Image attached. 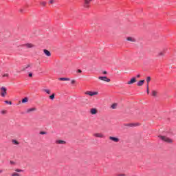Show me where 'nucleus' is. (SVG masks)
<instances>
[{
	"label": "nucleus",
	"instance_id": "1",
	"mask_svg": "<svg viewBox=\"0 0 176 176\" xmlns=\"http://www.w3.org/2000/svg\"><path fill=\"white\" fill-rule=\"evenodd\" d=\"M159 138H160V140H162V141H164L165 142H168V143H171L173 142V140L166 136H163L162 135H160Z\"/></svg>",
	"mask_w": 176,
	"mask_h": 176
},
{
	"label": "nucleus",
	"instance_id": "2",
	"mask_svg": "<svg viewBox=\"0 0 176 176\" xmlns=\"http://www.w3.org/2000/svg\"><path fill=\"white\" fill-rule=\"evenodd\" d=\"M0 90H1V97H6V94H8V89H6V87H1L0 88Z\"/></svg>",
	"mask_w": 176,
	"mask_h": 176
},
{
	"label": "nucleus",
	"instance_id": "3",
	"mask_svg": "<svg viewBox=\"0 0 176 176\" xmlns=\"http://www.w3.org/2000/svg\"><path fill=\"white\" fill-rule=\"evenodd\" d=\"M85 94H87V96H90L91 97H93V96H97V94H98V92L89 91L85 92Z\"/></svg>",
	"mask_w": 176,
	"mask_h": 176
},
{
	"label": "nucleus",
	"instance_id": "4",
	"mask_svg": "<svg viewBox=\"0 0 176 176\" xmlns=\"http://www.w3.org/2000/svg\"><path fill=\"white\" fill-rule=\"evenodd\" d=\"M98 79L103 80V82H111V79L108 78L107 76H99Z\"/></svg>",
	"mask_w": 176,
	"mask_h": 176
},
{
	"label": "nucleus",
	"instance_id": "5",
	"mask_svg": "<svg viewBox=\"0 0 176 176\" xmlns=\"http://www.w3.org/2000/svg\"><path fill=\"white\" fill-rule=\"evenodd\" d=\"M91 1L93 0H84V8H89Z\"/></svg>",
	"mask_w": 176,
	"mask_h": 176
},
{
	"label": "nucleus",
	"instance_id": "6",
	"mask_svg": "<svg viewBox=\"0 0 176 176\" xmlns=\"http://www.w3.org/2000/svg\"><path fill=\"white\" fill-rule=\"evenodd\" d=\"M109 140H110L111 141H113V142H119V141H120V140L118 138L113 136H110L109 138Z\"/></svg>",
	"mask_w": 176,
	"mask_h": 176
},
{
	"label": "nucleus",
	"instance_id": "7",
	"mask_svg": "<svg viewBox=\"0 0 176 176\" xmlns=\"http://www.w3.org/2000/svg\"><path fill=\"white\" fill-rule=\"evenodd\" d=\"M137 82V78L133 77L129 81L127 82V85H133Z\"/></svg>",
	"mask_w": 176,
	"mask_h": 176
},
{
	"label": "nucleus",
	"instance_id": "8",
	"mask_svg": "<svg viewBox=\"0 0 176 176\" xmlns=\"http://www.w3.org/2000/svg\"><path fill=\"white\" fill-rule=\"evenodd\" d=\"M124 126H126L128 127H135V126H138V124L128 123V124H125Z\"/></svg>",
	"mask_w": 176,
	"mask_h": 176
},
{
	"label": "nucleus",
	"instance_id": "9",
	"mask_svg": "<svg viewBox=\"0 0 176 176\" xmlns=\"http://www.w3.org/2000/svg\"><path fill=\"white\" fill-rule=\"evenodd\" d=\"M22 46L28 47V49H31V47H34V45L31 43L23 44Z\"/></svg>",
	"mask_w": 176,
	"mask_h": 176
},
{
	"label": "nucleus",
	"instance_id": "10",
	"mask_svg": "<svg viewBox=\"0 0 176 176\" xmlns=\"http://www.w3.org/2000/svg\"><path fill=\"white\" fill-rule=\"evenodd\" d=\"M43 52L45 54V56H47V57H50V56H52V53H50V51L47 50H44Z\"/></svg>",
	"mask_w": 176,
	"mask_h": 176
},
{
	"label": "nucleus",
	"instance_id": "11",
	"mask_svg": "<svg viewBox=\"0 0 176 176\" xmlns=\"http://www.w3.org/2000/svg\"><path fill=\"white\" fill-rule=\"evenodd\" d=\"M56 144L65 145V144H67V142L64 141V140H58L56 141Z\"/></svg>",
	"mask_w": 176,
	"mask_h": 176
},
{
	"label": "nucleus",
	"instance_id": "12",
	"mask_svg": "<svg viewBox=\"0 0 176 176\" xmlns=\"http://www.w3.org/2000/svg\"><path fill=\"white\" fill-rule=\"evenodd\" d=\"M94 137H97L98 138H104V135L102 133H95Z\"/></svg>",
	"mask_w": 176,
	"mask_h": 176
},
{
	"label": "nucleus",
	"instance_id": "13",
	"mask_svg": "<svg viewBox=\"0 0 176 176\" xmlns=\"http://www.w3.org/2000/svg\"><path fill=\"white\" fill-rule=\"evenodd\" d=\"M34 111H36V108L33 107V108L28 109L26 112L27 113H30V112H34Z\"/></svg>",
	"mask_w": 176,
	"mask_h": 176
},
{
	"label": "nucleus",
	"instance_id": "14",
	"mask_svg": "<svg viewBox=\"0 0 176 176\" xmlns=\"http://www.w3.org/2000/svg\"><path fill=\"white\" fill-rule=\"evenodd\" d=\"M126 41H129V42H136L135 38L133 37H127Z\"/></svg>",
	"mask_w": 176,
	"mask_h": 176
},
{
	"label": "nucleus",
	"instance_id": "15",
	"mask_svg": "<svg viewBox=\"0 0 176 176\" xmlns=\"http://www.w3.org/2000/svg\"><path fill=\"white\" fill-rule=\"evenodd\" d=\"M145 83V80H141L139 82H138L137 85L138 86H142Z\"/></svg>",
	"mask_w": 176,
	"mask_h": 176
},
{
	"label": "nucleus",
	"instance_id": "16",
	"mask_svg": "<svg viewBox=\"0 0 176 176\" xmlns=\"http://www.w3.org/2000/svg\"><path fill=\"white\" fill-rule=\"evenodd\" d=\"M90 112L91 115H96L97 113V109H91Z\"/></svg>",
	"mask_w": 176,
	"mask_h": 176
},
{
	"label": "nucleus",
	"instance_id": "17",
	"mask_svg": "<svg viewBox=\"0 0 176 176\" xmlns=\"http://www.w3.org/2000/svg\"><path fill=\"white\" fill-rule=\"evenodd\" d=\"M58 80L65 81V80H71V79H70L69 78H63V77H61V78H58Z\"/></svg>",
	"mask_w": 176,
	"mask_h": 176
},
{
	"label": "nucleus",
	"instance_id": "18",
	"mask_svg": "<svg viewBox=\"0 0 176 176\" xmlns=\"http://www.w3.org/2000/svg\"><path fill=\"white\" fill-rule=\"evenodd\" d=\"M25 102H28V98L27 97L22 99V103L25 104Z\"/></svg>",
	"mask_w": 176,
	"mask_h": 176
},
{
	"label": "nucleus",
	"instance_id": "19",
	"mask_svg": "<svg viewBox=\"0 0 176 176\" xmlns=\"http://www.w3.org/2000/svg\"><path fill=\"white\" fill-rule=\"evenodd\" d=\"M116 107H118V104H116V103H113V104L111 105L112 109H116Z\"/></svg>",
	"mask_w": 176,
	"mask_h": 176
},
{
	"label": "nucleus",
	"instance_id": "20",
	"mask_svg": "<svg viewBox=\"0 0 176 176\" xmlns=\"http://www.w3.org/2000/svg\"><path fill=\"white\" fill-rule=\"evenodd\" d=\"M43 91H45L47 94H50V89H43Z\"/></svg>",
	"mask_w": 176,
	"mask_h": 176
},
{
	"label": "nucleus",
	"instance_id": "21",
	"mask_svg": "<svg viewBox=\"0 0 176 176\" xmlns=\"http://www.w3.org/2000/svg\"><path fill=\"white\" fill-rule=\"evenodd\" d=\"M157 94V92H156V91H152V96L153 97H156Z\"/></svg>",
	"mask_w": 176,
	"mask_h": 176
},
{
	"label": "nucleus",
	"instance_id": "22",
	"mask_svg": "<svg viewBox=\"0 0 176 176\" xmlns=\"http://www.w3.org/2000/svg\"><path fill=\"white\" fill-rule=\"evenodd\" d=\"M146 82H147V85H149V82H151V76H148L146 78Z\"/></svg>",
	"mask_w": 176,
	"mask_h": 176
},
{
	"label": "nucleus",
	"instance_id": "23",
	"mask_svg": "<svg viewBox=\"0 0 176 176\" xmlns=\"http://www.w3.org/2000/svg\"><path fill=\"white\" fill-rule=\"evenodd\" d=\"M54 96H55V94H52L51 96H50V100H54Z\"/></svg>",
	"mask_w": 176,
	"mask_h": 176
},
{
	"label": "nucleus",
	"instance_id": "24",
	"mask_svg": "<svg viewBox=\"0 0 176 176\" xmlns=\"http://www.w3.org/2000/svg\"><path fill=\"white\" fill-rule=\"evenodd\" d=\"M12 142L14 144V145H19V142L16 140H12Z\"/></svg>",
	"mask_w": 176,
	"mask_h": 176
},
{
	"label": "nucleus",
	"instance_id": "25",
	"mask_svg": "<svg viewBox=\"0 0 176 176\" xmlns=\"http://www.w3.org/2000/svg\"><path fill=\"white\" fill-rule=\"evenodd\" d=\"M146 92H147V94H149V85L148 84L146 85Z\"/></svg>",
	"mask_w": 176,
	"mask_h": 176
},
{
	"label": "nucleus",
	"instance_id": "26",
	"mask_svg": "<svg viewBox=\"0 0 176 176\" xmlns=\"http://www.w3.org/2000/svg\"><path fill=\"white\" fill-rule=\"evenodd\" d=\"M159 56H164V52H161L158 54Z\"/></svg>",
	"mask_w": 176,
	"mask_h": 176
},
{
	"label": "nucleus",
	"instance_id": "27",
	"mask_svg": "<svg viewBox=\"0 0 176 176\" xmlns=\"http://www.w3.org/2000/svg\"><path fill=\"white\" fill-rule=\"evenodd\" d=\"M6 104H9L10 105H12V101H9V100H6L5 101Z\"/></svg>",
	"mask_w": 176,
	"mask_h": 176
},
{
	"label": "nucleus",
	"instance_id": "28",
	"mask_svg": "<svg viewBox=\"0 0 176 176\" xmlns=\"http://www.w3.org/2000/svg\"><path fill=\"white\" fill-rule=\"evenodd\" d=\"M31 67L30 65H28L25 68H23L22 71H25V69H28V68H30Z\"/></svg>",
	"mask_w": 176,
	"mask_h": 176
},
{
	"label": "nucleus",
	"instance_id": "29",
	"mask_svg": "<svg viewBox=\"0 0 176 176\" xmlns=\"http://www.w3.org/2000/svg\"><path fill=\"white\" fill-rule=\"evenodd\" d=\"M40 134L41 135H45V134H47L46 131H40Z\"/></svg>",
	"mask_w": 176,
	"mask_h": 176
},
{
	"label": "nucleus",
	"instance_id": "30",
	"mask_svg": "<svg viewBox=\"0 0 176 176\" xmlns=\"http://www.w3.org/2000/svg\"><path fill=\"white\" fill-rule=\"evenodd\" d=\"M12 176H20V174H19L17 173H14L12 174Z\"/></svg>",
	"mask_w": 176,
	"mask_h": 176
},
{
	"label": "nucleus",
	"instance_id": "31",
	"mask_svg": "<svg viewBox=\"0 0 176 176\" xmlns=\"http://www.w3.org/2000/svg\"><path fill=\"white\" fill-rule=\"evenodd\" d=\"M15 171H16V173H22L23 170H21V169H16Z\"/></svg>",
	"mask_w": 176,
	"mask_h": 176
},
{
	"label": "nucleus",
	"instance_id": "32",
	"mask_svg": "<svg viewBox=\"0 0 176 176\" xmlns=\"http://www.w3.org/2000/svg\"><path fill=\"white\" fill-rule=\"evenodd\" d=\"M9 76L8 74H3V78H8Z\"/></svg>",
	"mask_w": 176,
	"mask_h": 176
},
{
	"label": "nucleus",
	"instance_id": "33",
	"mask_svg": "<svg viewBox=\"0 0 176 176\" xmlns=\"http://www.w3.org/2000/svg\"><path fill=\"white\" fill-rule=\"evenodd\" d=\"M41 5H42V6H46V2L42 1V2L41 3Z\"/></svg>",
	"mask_w": 176,
	"mask_h": 176
},
{
	"label": "nucleus",
	"instance_id": "34",
	"mask_svg": "<svg viewBox=\"0 0 176 176\" xmlns=\"http://www.w3.org/2000/svg\"><path fill=\"white\" fill-rule=\"evenodd\" d=\"M77 72H78V74H82V70L78 69L77 70Z\"/></svg>",
	"mask_w": 176,
	"mask_h": 176
},
{
	"label": "nucleus",
	"instance_id": "35",
	"mask_svg": "<svg viewBox=\"0 0 176 176\" xmlns=\"http://www.w3.org/2000/svg\"><path fill=\"white\" fill-rule=\"evenodd\" d=\"M28 76L29 78H32V73H29Z\"/></svg>",
	"mask_w": 176,
	"mask_h": 176
},
{
	"label": "nucleus",
	"instance_id": "36",
	"mask_svg": "<svg viewBox=\"0 0 176 176\" xmlns=\"http://www.w3.org/2000/svg\"><path fill=\"white\" fill-rule=\"evenodd\" d=\"M76 82V81H75V80H72V85H75Z\"/></svg>",
	"mask_w": 176,
	"mask_h": 176
},
{
	"label": "nucleus",
	"instance_id": "37",
	"mask_svg": "<svg viewBox=\"0 0 176 176\" xmlns=\"http://www.w3.org/2000/svg\"><path fill=\"white\" fill-rule=\"evenodd\" d=\"M102 74H103V75H107V74H108V72H107V71H104V72H102Z\"/></svg>",
	"mask_w": 176,
	"mask_h": 176
},
{
	"label": "nucleus",
	"instance_id": "38",
	"mask_svg": "<svg viewBox=\"0 0 176 176\" xmlns=\"http://www.w3.org/2000/svg\"><path fill=\"white\" fill-rule=\"evenodd\" d=\"M1 113H2L3 115H5V113H6V111H1Z\"/></svg>",
	"mask_w": 176,
	"mask_h": 176
},
{
	"label": "nucleus",
	"instance_id": "39",
	"mask_svg": "<svg viewBox=\"0 0 176 176\" xmlns=\"http://www.w3.org/2000/svg\"><path fill=\"white\" fill-rule=\"evenodd\" d=\"M54 3V0H50V3L52 4V3Z\"/></svg>",
	"mask_w": 176,
	"mask_h": 176
},
{
	"label": "nucleus",
	"instance_id": "40",
	"mask_svg": "<svg viewBox=\"0 0 176 176\" xmlns=\"http://www.w3.org/2000/svg\"><path fill=\"white\" fill-rule=\"evenodd\" d=\"M136 77H137V78H141V75H140V74H138V75L136 76Z\"/></svg>",
	"mask_w": 176,
	"mask_h": 176
},
{
	"label": "nucleus",
	"instance_id": "41",
	"mask_svg": "<svg viewBox=\"0 0 176 176\" xmlns=\"http://www.w3.org/2000/svg\"><path fill=\"white\" fill-rule=\"evenodd\" d=\"M10 164H14V162H13V161H10Z\"/></svg>",
	"mask_w": 176,
	"mask_h": 176
},
{
	"label": "nucleus",
	"instance_id": "42",
	"mask_svg": "<svg viewBox=\"0 0 176 176\" xmlns=\"http://www.w3.org/2000/svg\"><path fill=\"white\" fill-rule=\"evenodd\" d=\"M118 176H124V175L120 174V175H119Z\"/></svg>",
	"mask_w": 176,
	"mask_h": 176
},
{
	"label": "nucleus",
	"instance_id": "43",
	"mask_svg": "<svg viewBox=\"0 0 176 176\" xmlns=\"http://www.w3.org/2000/svg\"><path fill=\"white\" fill-rule=\"evenodd\" d=\"M24 12L23 10H21V12L23 13Z\"/></svg>",
	"mask_w": 176,
	"mask_h": 176
},
{
	"label": "nucleus",
	"instance_id": "44",
	"mask_svg": "<svg viewBox=\"0 0 176 176\" xmlns=\"http://www.w3.org/2000/svg\"><path fill=\"white\" fill-rule=\"evenodd\" d=\"M1 173H2V170H0V174H1Z\"/></svg>",
	"mask_w": 176,
	"mask_h": 176
}]
</instances>
